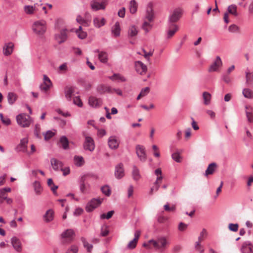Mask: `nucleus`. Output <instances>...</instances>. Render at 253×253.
<instances>
[{
  "mask_svg": "<svg viewBox=\"0 0 253 253\" xmlns=\"http://www.w3.org/2000/svg\"><path fill=\"white\" fill-rule=\"evenodd\" d=\"M90 189V184L87 182L80 184V190L83 193H86Z\"/></svg>",
  "mask_w": 253,
  "mask_h": 253,
  "instance_id": "obj_46",
  "label": "nucleus"
},
{
  "mask_svg": "<svg viewBox=\"0 0 253 253\" xmlns=\"http://www.w3.org/2000/svg\"><path fill=\"white\" fill-rule=\"evenodd\" d=\"M3 191L0 190V204H2L7 197V194Z\"/></svg>",
  "mask_w": 253,
  "mask_h": 253,
  "instance_id": "obj_61",
  "label": "nucleus"
},
{
  "mask_svg": "<svg viewBox=\"0 0 253 253\" xmlns=\"http://www.w3.org/2000/svg\"><path fill=\"white\" fill-rule=\"evenodd\" d=\"M242 93L243 96L246 98H253V91L249 88H244L243 90Z\"/></svg>",
  "mask_w": 253,
  "mask_h": 253,
  "instance_id": "obj_45",
  "label": "nucleus"
},
{
  "mask_svg": "<svg viewBox=\"0 0 253 253\" xmlns=\"http://www.w3.org/2000/svg\"><path fill=\"white\" fill-rule=\"evenodd\" d=\"M178 29V26L175 24L169 23L166 29V38L169 39L172 37Z\"/></svg>",
  "mask_w": 253,
  "mask_h": 253,
  "instance_id": "obj_13",
  "label": "nucleus"
},
{
  "mask_svg": "<svg viewBox=\"0 0 253 253\" xmlns=\"http://www.w3.org/2000/svg\"><path fill=\"white\" fill-rule=\"evenodd\" d=\"M52 86V83L46 75L43 76V83L40 85V88L41 91L46 92H47Z\"/></svg>",
  "mask_w": 253,
  "mask_h": 253,
  "instance_id": "obj_11",
  "label": "nucleus"
},
{
  "mask_svg": "<svg viewBox=\"0 0 253 253\" xmlns=\"http://www.w3.org/2000/svg\"><path fill=\"white\" fill-rule=\"evenodd\" d=\"M109 234L108 227L106 225H103L101 228L100 235L102 237H105Z\"/></svg>",
  "mask_w": 253,
  "mask_h": 253,
  "instance_id": "obj_56",
  "label": "nucleus"
},
{
  "mask_svg": "<svg viewBox=\"0 0 253 253\" xmlns=\"http://www.w3.org/2000/svg\"><path fill=\"white\" fill-rule=\"evenodd\" d=\"M74 89L71 87H66L64 90L65 96L68 101H71L74 93Z\"/></svg>",
  "mask_w": 253,
  "mask_h": 253,
  "instance_id": "obj_34",
  "label": "nucleus"
},
{
  "mask_svg": "<svg viewBox=\"0 0 253 253\" xmlns=\"http://www.w3.org/2000/svg\"><path fill=\"white\" fill-rule=\"evenodd\" d=\"M34 192L36 195H40L42 194L43 189L41 183L38 181H34L32 184Z\"/></svg>",
  "mask_w": 253,
  "mask_h": 253,
  "instance_id": "obj_31",
  "label": "nucleus"
},
{
  "mask_svg": "<svg viewBox=\"0 0 253 253\" xmlns=\"http://www.w3.org/2000/svg\"><path fill=\"white\" fill-rule=\"evenodd\" d=\"M47 184L50 187L53 192L55 193L56 189L58 188V186L54 185L53 180L51 178H49L48 179Z\"/></svg>",
  "mask_w": 253,
  "mask_h": 253,
  "instance_id": "obj_52",
  "label": "nucleus"
},
{
  "mask_svg": "<svg viewBox=\"0 0 253 253\" xmlns=\"http://www.w3.org/2000/svg\"><path fill=\"white\" fill-rule=\"evenodd\" d=\"M155 17V12L153 9V3L149 2L146 5L145 10L142 18L143 23L141 28L145 33H148L153 28Z\"/></svg>",
  "mask_w": 253,
  "mask_h": 253,
  "instance_id": "obj_1",
  "label": "nucleus"
},
{
  "mask_svg": "<svg viewBox=\"0 0 253 253\" xmlns=\"http://www.w3.org/2000/svg\"><path fill=\"white\" fill-rule=\"evenodd\" d=\"M135 68L136 72L141 75H145L147 71V66L140 61L135 62Z\"/></svg>",
  "mask_w": 253,
  "mask_h": 253,
  "instance_id": "obj_16",
  "label": "nucleus"
},
{
  "mask_svg": "<svg viewBox=\"0 0 253 253\" xmlns=\"http://www.w3.org/2000/svg\"><path fill=\"white\" fill-rule=\"evenodd\" d=\"M121 30V29L120 23L119 22H116L112 27L111 32L114 37H118L120 36Z\"/></svg>",
  "mask_w": 253,
  "mask_h": 253,
  "instance_id": "obj_24",
  "label": "nucleus"
},
{
  "mask_svg": "<svg viewBox=\"0 0 253 253\" xmlns=\"http://www.w3.org/2000/svg\"><path fill=\"white\" fill-rule=\"evenodd\" d=\"M222 66V61L221 59L219 56H217L212 63L210 66L208 72L210 73L218 72Z\"/></svg>",
  "mask_w": 253,
  "mask_h": 253,
  "instance_id": "obj_8",
  "label": "nucleus"
},
{
  "mask_svg": "<svg viewBox=\"0 0 253 253\" xmlns=\"http://www.w3.org/2000/svg\"><path fill=\"white\" fill-rule=\"evenodd\" d=\"M140 234V232L139 231L137 230L135 232L134 238L128 243L126 246L127 249L133 250L136 247Z\"/></svg>",
  "mask_w": 253,
  "mask_h": 253,
  "instance_id": "obj_22",
  "label": "nucleus"
},
{
  "mask_svg": "<svg viewBox=\"0 0 253 253\" xmlns=\"http://www.w3.org/2000/svg\"><path fill=\"white\" fill-rule=\"evenodd\" d=\"M109 79L113 81H118V82L126 81V78L120 74H114L113 76L109 77Z\"/></svg>",
  "mask_w": 253,
  "mask_h": 253,
  "instance_id": "obj_35",
  "label": "nucleus"
},
{
  "mask_svg": "<svg viewBox=\"0 0 253 253\" xmlns=\"http://www.w3.org/2000/svg\"><path fill=\"white\" fill-rule=\"evenodd\" d=\"M102 192L106 196H109L111 194V190L107 185L103 186L101 187Z\"/></svg>",
  "mask_w": 253,
  "mask_h": 253,
  "instance_id": "obj_58",
  "label": "nucleus"
},
{
  "mask_svg": "<svg viewBox=\"0 0 253 253\" xmlns=\"http://www.w3.org/2000/svg\"><path fill=\"white\" fill-rule=\"evenodd\" d=\"M138 32L137 28L134 25H131L128 30V36L129 37L136 36Z\"/></svg>",
  "mask_w": 253,
  "mask_h": 253,
  "instance_id": "obj_39",
  "label": "nucleus"
},
{
  "mask_svg": "<svg viewBox=\"0 0 253 253\" xmlns=\"http://www.w3.org/2000/svg\"><path fill=\"white\" fill-rule=\"evenodd\" d=\"M81 30H82V26H80L79 27V30L76 31V33L78 35V37H79V38H80L81 39H84L86 38L87 34L85 32L82 31Z\"/></svg>",
  "mask_w": 253,
  "mask_h": 253,
  "instance_id": "obj_54",
  "label": "nucleus"
},
{
  "mask_svg": "<svg viewBox=\"0 0 253 253\" xmlns=\"http://www.w3.org/2000/svg\"><path fill=\"white\" fill-rule=\"evenodd\" d=\"M43 220L46 222H49L53 220L54 218V211L52 210H47L43 216Z\"/></svg>",
  "mask_w": 253,
  "mask_h": 253,
  "instance_id": "obj_29",
  "label": "nucleus"
},
{
  "mask_svg": "<svg viewBox=\"0 0 253 253\" xmlns=\"http://www.w3.org/2000/svg\"><path fill=\"white\" fill-rule=\"evenodd\" d=\"M129 11L131 13L134 14L137 10V4L135 0H131L129 5Z\"/></svg>",
  "mask_w": 253,
  "mask_h": 253,
  "instance_id": "obj_41",
  "label": "nucleus"
},
{
  "mask_svg": "<svg viewBox=\"0 0 253 253\" xmlns=\"http://www.w3.org/2000/svg\"><path fill=\"white\" fill-rule=\"evenodd\" d=\"M50 163L53 169L55 171L60 170L63 166V163L55 158L50 160Z\"/></svg>",
  "mask_w": 253,
  "mask_h": 253,
  "instance_id": "obj_26",
  "label": "nucleus"
},
{
  "mask_svg": "<svg viewBox=\"0 0 253 253\" xmlns=\"http://www.w3.org/2000/svg\"><path fill=\"white\" fill-rule=\"evenodd\" d=\"M68 30L64 28L60 31L55 35L54 39L55 41L61 44L65 42L68 39Z\"/></svg>",
  "mask_w": 253,
  "mask_h": 253,
  "instance_id": "obj_9",
  "label": "nucleus"
},
{
  "mask_svg": "<svg viewBox=\"0 0 253 253\" xmlns=\"http://www.w3.org/2000/svg\"><path fill=\"white\" fill-rule=\"evenodd\" d=\"M60 142L62 145V148L64 150L68 149L69 148V141L67 138L65 136H62L60 139Z\"/></svg>",
  "mask_w": 253,
  "mask_h": 253,
  "instance_id": "obj_47",
  "label": "nucleus"
},
{
  "mask_svg": "<svg viewBox=\"0 0 253 253\" xmlns=\"http://www.w3.org/2000/svg\"><path fill=\"white\" fill-rule=\"evenodd\" d=\"M136 153L139 159L142 162H145L147 160V155L145 147L140 145L136 146Z\"/></svg>",
  "mask_w": 253,
  "mask_h": 253,
  "instance_id": "obj_12",
  "label": "nucleus"
},
{
  "mask_svg": "<svg viewBox=\"0 0 253 253\" xmlns=\"http://www.w3.org/2000/svg\"><path fill=\"white\" fill-rule=\"evenodd\" d=\"M237 6L235 4H231L228 7V12L235 16H237L238 13L237 12Z\"/></svg>",
  "mask_w": 253,
  "mask_h": 253,
  "instance_id": "obj_43",
  "label": "nucleus"
},
{
  "mask_svg": "<svg viewBox=\"0 0 253 253\" xmlns=\"http://www.w3.org/2000/svg\"><path fill=\"white\" fill-rule=\"evenodd\" d=\"M222 80L226 84H229L231 82V79L227 74H224L222 75Z\"/></svg>",
  "mask_w": 253,
  "mask_h": 253,
  "instance_id": "obj_60",
  "label": "nucleus"
},
{
  "mask_svg": "<svg viewBox=\"0 0 253 253\" xmlns=\"http://www.w3.org/2000/svg\"><path fill=\"white\" fill-rule=\"evenodd\" d=\"M82 134L85 139L83 145L84 149L89 152L93 151L95 149V143L93 139L85 132H83Z\"/></svg>",
  "mask_w": 253,
  "mask_h": 253,
  "instance_id": "obj_6",
  "label": "nucleus"
},
{
  "mask_svg": "<svg viewBox=\"0 0 253 253\" xmlns=\"http://www.w3.org/2000/svg\"><path fill=\"white\" fill-rule=\"evenodd\" d=\"M106 20L104 17L99 16H96L93 17V24L94 26L97 28H100L105 25Z\"/></svg>",
  "mask_w": 253,
  "mask_h": 253,
  "instance_id": "obj_23",
  "label": "nucleus"
},
{
  "mask_svg": "<svg viewBox=\"0 0 253 253\" xmlns=\"http://www.w3.org/2000/svg\"><path fill=\"white\" fill-rule=\"evenodd\" d=\"M32 30L36 35L42 37L47 30L46 22L43 19L35 21L32 25Z\"/></svg>",
  "mask_w": 253,
  "mask_h": 253,
  "instance_id": "obj_3",
  "label": "nucleus"
},
{
  "mask_svg": "<svg viewBox=\"0 0 253 253\" xmlns=\"http://www.w3.org/2000/svg\"><path fill=\"white\" fill-rule=\"evenodd\" d=\"M10 242L13 249L17 252H21L22 250V245L20 240L16 236L12 237Z\"/></svg>",
  "mask_w": 253,
  "mask_h": 253,
  "instance_id": "obj_15",
  "label": "nucleus"
},
{
  "mask_svg": "<svg viewBox=\"0 0 253 253\" xmlns=\"http://www.w3.org/2000/svg\"><path fill=\"white\" fill-rule=\"evenodd\" d=\"M114 212L113 211H109V212H108L106 214V213L101 214L100 216V219H108L112 216Z\"/></svg>",
  "mask_w": 253,
  "mask_h": 253,
  "instance_id": "obj_57",
  "label": "nucleus"
},
{
  "mask_svg": "<svg viewBox=\"0 0 253 253\" xmlns=\"http://www.w3.org/2000/svg\"><path fill=\"white\" fill-rule=\"evenodd\" d=\"M169 245V242L165 236H161L157 239H152L143 244V247L147 250H154L163 252Z\"/></svg>",
  "mask_w": 253,
  "mask_h": 253,
  "instance_id": "obj_2",
  "label": "nucleus"
},
{
  "mask_svg": "<svg viewBox=\"0 0 253 253\" xmlns=\"http://www.w3.org/2000/svg\"><path fill=\"white\" fill-rule=\"evenodd\" d=\"M150 90V89L149 87L142 88L140 91L141 95H142L143 96H146L149 92Z\"/></svg>",
  "mask_w": 253,
  "mask_h": 253,
  "instance_id": "obj_63",
  "label": "nucleus"
},
{
  "mask_svg": "<svg viewBox=\"0 0 253 253\" xmlns=\"http://www.w3.org/2000/svg\"><path fill=\"white\" fill-rule=\"evenodd\" d=\"M17 98V95L13 92H9L7 94V101L10 105H12Z\"/></svg>",
  "mask_w": 253,
  "mask_h": 253,
  "instance_id": "obj_40",
  "label": "nucleus"
},
{
  "mask_svg": "<svg viewBox=\"0 0 253 253\" xmlns=\"http://www.w3.org/2000/svg\"><path fill=\"white\" fill-rule=\"evenodd\" d=\"M108 143L110 149H117L119 147L120 141L116 136H111L108 138Z\"/></svg>",
  "mask_w": 253,
  "mask_h": 253,
  "instance_id": "obj_20",
  "label": "nucleus"
},
{
  "mask_svg": "<svg viewBox=\"0 0 253 253\" xmlns=\"http://www.w3.org/2000/svg\"><path fill=\"white\" fill-rule=\"evenodd\" d=\"M187 224L180 222L178 225V230L180 231H183L187 228Z\"/></svg>",
  "mask_w": 253,
  "mask_h": 253,
  "instance_id": "obj_64",
  "label": "nucleus"
},
{
  "mask_svg": "<svg viewBox=\"0 0 253 253\" xmlns=\"http://www.w3.org/2000/svg\"><path fill=\"white\" fill-rule=\"evenodd\" d=\"M246 83L251 85L253 83V72H250L248 69L246 72Z\"/></svg>",
  "mask_w": 253,
  "mask_h": 253,
  "instance_id": "obj_44",
  "label": "nucleus"
},
{
  "mask_svg": "<svg viewBox=\"0 0 253 253\" xmlns=\"http://www.w3.org/2000/svg\"><path fill=\"white\" fill-rule=\"evenodd\" d=\"M55 134V130H48L45 133H43L44 138L45 140H48L52 138Z\"/></svg>",
  "mask_w": 253,
  "mask_h": 253,
  "instance_id": "obj_50",
  "label": "nucleus"
},
{
  "mask_svg": "<svg viewBox=\"0 0 253 253\" xmlns=\"http://www.w3.org/2000/svg\"><path fill=\"white\" fill-rule=\"evenodd\" d=\"M217 168V165L215 163H212L209 165L208 168L205 171V176L207 177L209 175L212 174Z\"/></svg>",
  "mask_w": 253,
  "mask_h": 253,
  "instance_id": "obj_28",
  "label": "nucleus"
},
{
  "mask_svg": "<svg viewBox=\"0 0 253 253\" xmlns=\"http://www.w3.org/2000/svg\"><path fill=\"white\" fill-rule=\"evenodd\" d=\"M239 225L237 223H230L228 226L229 229L233 232H236L238 230Z\"/></svg>",
  "mask_w": 253,
  "mask_h": 253,
  "instance_id": "obj_59",
  "label": "nucleus"
},
{
  "mask_svg": "<svg viewBox=\"0 0 253 253\" xmlns=\"http://www.w3.org/2000/svg\"><path fill=\"white\" fill-rule=\"evenodd\" d=\"M95 53H98V59L100 61L103 63H106L108 60V53L104 51H99V50L96 49L94 51Z\"/></svg>",
  "mask_w": 253,
  "mask_h": 253,
  "instance_id": "obj_27",
  "label": "nucleus"
},
{
  "mask_svg": "<svg viewBox=\"0 0 253 253\" xmlns=\"http://www.w3.org/2000/svg\"><path fill=\"white\" fill-rule=\"evenodd\" d=\"M28 142V139L27 137L22 139L17 147V149L20 151L25 152L27 150V144Z\"/></svg>",
  "mask_w": 253,
  "mask_h": 253,
  "instance_id": "obj_33",
  "label": "nucleus"
},
{
  "mask_svg": "<svg viewBox=\"0 0 253 253\" xmlns=\"http://www.w3.org/2000/svg\"><path fill=\"white\" fill-rule=\"evenodd\" d=\"M202 96L204 100V104L206 105H210L211 99V94L209 92L205 91L203 93Z\"/></svg>",
  "mask_w": 253,
  "mask_h": 253,
  "instance_id": "obj_37",
  "label": "nucleus"
},
{
  "mask_svg": "<svg viewBox=\"0 0 253 253\" xmlns=\"http://www.w3.org/2000/svg\"><path fill=\"white\" fill-rule=\"evenodd\" d=\"M81 240L83 244L84 248L86 249L88 252L90 253L93 248L92 245L89 244L88 242L86 241V239L84 237H82L81 238Z\"/></svg>",
  "mask_w": 253,
  "mask_h": 253,
  "instance_id": "obj_42",
  "label": "nucleus"
},
{
  "mask_svg": "<svg viewBox=\"0 0 253 253\" xmlns=\"http://www.w3.org/2000/svg\"><path fill=\"white\" fill-rule=\"evenodd\" d=\"M102 104V101L100 98L94 96H90L88 98V104L92 108H98L101 106Z\"/></svg>",
  "mask_w": 253,
  "mask_h": 253,
  "instance_id": "obj_19",
  "label": "nucleus"
},
{
  "mask_svg": "<svg viewBox=\"0 0 253 253\" xmlns=\"http://www.w3.org/2000/svg\"><path fill=\"white\" fill-rule=\"evenodd\" d=\"M181 152V151H180L179 150H176L175 152H174L171 154L172 159L177 163L181 162V157L180 156Z\"/></svg>",
  "mask_w": 253,
  "mask_h": 253,
  "instance_id": "obj_48",
  "label": "nucleus"
},
{
  "mask_svg": "<svg viewBox=\"0 0 253 253\" xmlns=\"http://www.w3.org/2000/svg\"><path fill=\"white\" fill-rule=\"evenodd\" d=\"M14 44L12 42H8L4 43L2 48V53L4 56L10 55L13 51Z\"/></svg>",
  "mask_w": 253,
  "mask_h": 253,
  "instance_id": "obj_17",
  "label": "nucleus"
},
{
  "mask_svg": "<svg viewBox=\"0 0 253 253\" xmlns=\"http://www.w3.org/2000/svg\"><path fill=\"white\" fill-rule=\"evenodd\" d=\"M60 170L62 171L63 175L64 176H66L68 175L70 172V168L68 167L65 168L62 167Z\"/></svg>",
  "mask_w": 253,
  "mask_h": 253,
  "instance_id": "obj_62",
  "label": "nucleus"
},
{
  "mask_svg": "<svg viewBox=\"0 0 253 253\" xmlns=\"http://www.w3.org/2000/svg\"><path fill=\"white\" fill-rule=\"evenodd\" d=\"M242 253H253V246L250 241L244 242L241 249Z\"/></svg>",
  "mask_w": 253,
  "mask_h": 253,
  "instance_id": "obj_25",
  "label": "nucleus"
},
{
  "mask_svg": "<svg viewBox=\"0 0 253 253\" xmlns=\"http://www.w3.org/2000/svg\"><path fill=\"white\" fill-rule=\"evenodd\" d=\"M98 91L100 93L108 92L109 93H113V88L110 86L101 84L97 87Z\"/></svg>",
  "mask_w": 253,
  "mask_h": 253,
  "instance_id": "obj_30",
  "label": "nucleus"
},
{
  "mask_svg": "<svg viewBox=\"0 0 253 253\" xmlns=\"http://www.w3.org/2000/svg\"><path fill=\"white\" fill-rule=\"evenodd\" d=\"M246 118L248 123L253 124V107L251 105L245 106Z\"/></svg>",
  "mask_w": 253,
  "mask_h": 253,
  "instance_id": "obj_14",
  "label": "nucleus"
},
{
  "mask_svg": "<svg viewBox=\"0 0 253 253\" xmlns=\"http://www.w3.org/2000/svg\"><path fill=\"white\" fill-rule=\"evenodd\" d=\"M74 163L78 167L83 166L84 164V158L81 156L76 155L74 157Z\"/></svg>",
  "mask_w": 253,
  "mask_h": 253,
  "instance_id": "obj_36",
  "label": "nucleus"
},
{
  "mask_svg": "<svg viewBox=\"0 0 253 253\" xmlns=\"http://www.w3.org/2000/svg\"><path fill=\"white\" fill-rule=\"evenodd\" d=\"M201 241H198L195 242L194 248L195 249L200 253H204V249L203 247L201 245Z\"/></svg>",
  "mask_w": 253,
  "mask_h": 253,
  "instance_id": "obj_51",
  "label": "nucleus"
},
{
  "mask_svg": "<svg viewBox=\"0 0 253 253\" xmlns=\"http://www.w3.org/2000/svg\"><path fill=\"white\" fill-rule=\"evenodd\" d=\"M73 103L79 107H82L83 106V103L79 96H75L73 98Z\"/></svg>",
  "mask_w": 253,
  "mask_h": 253,
  "instance_id": "obj_53",
  "label": "nucleus"
},
{
  "mask_svg": "<svg viewBox=\"0 0 253 253\" xmlns=\"http://www.w3.org/2000/svg\"><path fill=\"white\" fill-rule=\"evenodd\" d=\"M181 14L182 10L180 9H175L169 16V23H174L176 22L181 17Z\"/></svg>",
  "mask_w": 253,
  "mask_h": 253,
  "instance_id": "obj_18",
  "label": "nucleus"
},
{
  "mask_svg": "<svg viewBox=\"0 0 253 253\" xmlns=\"http://www.w3.org/2000/svg\"><path fill=\"white\" fill-rule=\"evenodd\" d=\"M37 4H35L33 6L25 5L24 7L25 12L27 14H33L37 10Z\"/></svg>",
  "mask_w": 253,
  "mask_h": 253,
  "instance_id": "obj_38",
  "label": "nucleus"
},
{
  "mask_svg": "<svg viewBox=\"0 0 253 253\" xmlns=\"http://www.w3.org/2000/svg\"><path fill=\"white\" fill-rule=\"evenodd\" d=\"M16 119L17 124L22 127L29 126L32 122V119L30 116L25 113L18 115Z\"/></svg>",
  "mask_w": 253,
  "mask_h": 253,
  "instance_id": "obj_5",
  "label": "nucleus"
},
{
  "mask_svg": "<svg viewBox=\"0 0 253 253\" xmlns=\"http://www.w3.org/2000/svg\"><path fill=\"white\" fill-rule=\"evenodd\" d=\"M125 175L124 166L122 163H120L115 167V176L117 179H120Z\"/></svg>",
  "mask_w": 253,
  "mask_h": 253,
  "instance_id": "obj_21",
  "label": "nucleus"
},
{
  "mask_svg": "<svg viewBox=\"0 0 253 253\" xmlns=\"http://www.w3.org/2000/svg\"><path fill=\"white\" fill-rule=\"evenodd\" d=\"M78 246L76 245H72L67 249L65 253H78Z\"/></svg>",
  "mask_w": 253,
  "mask_h": 253,
  "instance_id": "obj_49",
  "label": "nucleus"
},
{
  "mask_svg": "<svg viewBox=\"0 0 253 253\" xmlns=\"http://www.w3.org/2000/svg\"><path fill=\"white\" fill-rule=\"evenodd\" d=\"M75 236V233L73 229H66L60 235L61 243L63 245L69 244L73 241Z\"/></svg>",
  "mask_w": 253,
  "mask_h": 253,
  "instance_id": "obj_4",
  "label": "nucleus"
},
{
  "mask_svg": "<svg viewBox=\"0 0 253 253\" xmlns=\"http://www.w3.org/2000/svg\"><path fill=\"white\" fill-rule=\"evenodd\" d=\"M228 30L231 33H238L240 31V28L236 24H232L229 27Z\"/></svg>",
  "mask_w": 253,
  "mask_h": 253,
  "instance_id": "obj_55",
  "label": "nucleus"
},
{
  "mask_svg": "<svg viewBox=\"0 0 253 253\" xmlns=\"http://www.w3.org/2000/svg\"><path fill=\"white\" fill-rule=\"evenodd\" d=\"M103 199L93 198L88 202L86 206L85 210L87 212L92 211L94 209L98 208L102 203Z\"/></svg>",
  "mask_w": 253,
  "mask_h": 253,
  "instance_id": "obj_7",
  "label": "nucleus"
},
{
  "mask_svg": "<svg viewBox=\"0 0 253 253\" xmlns=\"http://www.w3.org/2000/svg\"><path fill=\"white\" fill-rule=\"evenodd\" d=\"M132 176L134 180L137 181L141 177L139 169L135 165L132 166Z\"/></svg>",
  "mask_w": 253,
  "mask_h": 253,
  "instance_id": "obj_32",
  "label": "nucleus"
},
{
  "mask_svg": "<svg viewBox=\"0 0 253 253\" xmlns=\"http://www.w3.org/2000/svg\"><path fill=\"white\" fill-rule=\"evenodd\" d=\"M107 4V1L106 0H103L101 2L93 0L90 3L91 9L95 11L99 10H104Z\"/></svg>",
  "mask_w": 253,
  "mask_h": 253,
  "instance_id": "obj_10",
  "label": "nucleus"
}]
</instances>
